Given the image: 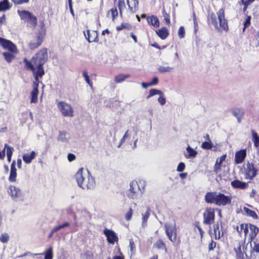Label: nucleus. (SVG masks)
<instances>
[{
  "label": "nucleus",
  "instance_id": "f257e3e1",
  "mask_svg": "<svg viewBox=\"0 0 259 259\" xmlns=\"http://www.w3.org/2000/svg\"><path fill=\"white\" fill-rule=\"evenodd\" d=\"M83 168L78 169L75 175V179L78 186L83 189H93L96 186L94 178L91 174L87 170V177L86 172L83 173Z\"/></svg>",
  "mask_w": 259,
  "mask_h": 259
},
{
  "label": "nucleus",
  "instance_id": "f03ea898",
  "mask_svg": "<svg viewBox=\"0 0 259 259\" xmlns=\"http://www.w3.org/2000/svg\"><path fill=\"white\" fill-rule=\"evenodd\" d=\"M205 201L208 203H214L218 206H225L231 203L232 197L222 193L208 192L205 195Z\"/></svg>",
  "mask_w": 259,
  "mask_h": 259
},
{
  "label": "nucleus",
  "instance_id": "7ed1b4c3",
  "mask_svg": "<svg viewBox=\"0 0 259 259\" xmlns=\"http://www.w3.org/2000/svg\"><path fill=\"white\" fill-rule=\"evenodd\" d=\"M217 15L219 21V25L218 23L217 17L214 13H211L208 17V21L214 26L217 30H220V27L222 30L227 31L228 30V26L227 20L225 17V11L223 9H220L217 13Z\"/></svg>",
  "mask_w": 259,
  "mask_h": 259
},
{
  "label": "nucleus",
  "instance_id": "20e7f679",
  "mask_svg": "<svg viewBox=\"0 0 259 259\" xmlns=\"http://www.w3.org/2000/svg\"><path fill=\"white\" fill-rule=\"evenodd\" d=\"M145 181H140L138 183L133 181L130 184V189L126 192V196L132 199L140 198L145 191Z\"/></svg>",
  "mask_w": 259,
  "mask_h": 259
},
{
  "label": "nucleus",
  "instance_id": "39448f33",
  "mask_svg": "<svg viewBox=\"0 0 259 259\" xmlns=\"http://www.w3.org/2000/svg\"><path fill=\"white\" fill-rule=\"evenodd\" d=\"M21 19L27 23L28 26L35 28L37 24V18L32 13L26 10L17 11Z\"/></svg>",
  "mask_w": 259,
  "mask_h": 259
},
{
  "label": "nucleus",
  "instance_id": "423d86ee",
  "mask_svg": "<svg viewBox=\"0 0 259 259\" xmlns=\"http://www.w3.org/2000/svg\"><path fill=\"white\" fill-rule=\"evenodd\" d=\"M8 193L12 199L15 202H21L24 199V194L22 190L15 186H9Z\"/></svg>",
  "mask_w": 259,
  "mask_h": 259
},
{
  "label": "nucleus",
  "instance_id": "0eeeda50",
  "mask_svg": "<svg viewBox=\"0 0 259 259\" xmlns=\"http://www.w3.org/2000/svg\"><path fill=\"white\" fill-rule=\"evenodd\" d=\"M41 25V31L38 33L36 38L31 40L29 44V48L31 50H34L39 47L42 42L46 34V29L44 28V23L43 21L40 22Z\"/></svg>",
  "mask_w": 259,
  "mask_h": 259
},
{
  "label": "nucleus",
  "instance_id": "6e6552de",
  "mask_svg": "<svg viewBox=\"0 0 259 259\" xmlns=\"http://www.w3.org/2000/svg\"><path fill=\"white\" fill-rule=\"evenodd\" d=\"M48 60V53L46 49L40 50L32 57L34 65H44Z\"/></svg>",
  "mask_w": 259,
  "mask_h": 259
},
{
  "label": "nucleus",
  "instance_id": "1a4fd4ad",
  "mask_svg": "<svg viewBox=\"0 0 259 259\" xmlns=\"http://www.w3.org/2000/svg\"><path fill=\"white\" fill-rule=\"evenodd\" d=\"M58 107L63 116L65 117H73L74 116L73 109L68 103L60 101L58 103Z\"/></svg>",
  "mask_w": 259,
  "mask_h": 259
},
{
  "label": "nucleus",
  "instance_id": "9d476101",
  "mask_svg": "<svg viewBox=\"0 0 259 259\" xmlns=\"http://www.w3.org/2000/svg\"><path fill=\"white\" fill-rule=\"evenodd\" d=\"M244 173L246 179L252 180L257 174V170L254 167L253 163L249 162L244 165Z\"/></svg>",
  "mask_w": 259,
  "mask_h": 259
},
{
  "label": "nucleus",
  "instance_id": "9b49d317",
  "mask_svg": "<svg viewBox=\"0 0 259 259\" xmlns=\"http://www.w3.org/2000/svg\"><path fill=\"white\" fill-rule=\"evenodd\" d=\"M1 47L4 49L7 50L8 52H11L17 54L18 53L16 46L11 40L1 37Z\"/></svg>",
  "mask_w": 259,
  "mask_h": 259
},
{
  "label": "nucleus",
  "instance_id": "f8f14e48",
  "mask_svg": "<svg viewBox=\"0 0 259 259\" xmlns=\"http://www.w3.org/2000/svg\"><path fill=\"white\" fill-rule=\"evenodd\" d=\"M203 223L206 225H211L214 222V212L211 208H208L206 209L203 214Z\"/></svg>",
  "mask_w": 259,
  "mask_h": 259
},
{
  "label": "nucleus",
  "instance_id": "ddd939ff",
  "mask_svg": "<svg viewBox=\"0 0 259 259\" xmlns=\"http://www.w3.org/2000/svg\"><path fill=\"white\" fill-rule=\"evenodd\" d=\"M104 234L107 237L108 242L111 244H114L115 242H117L118 238L115 232L112 230L105 229L104 230Z\"/></svg>",
  "mask_w": 259,
  "mask_h": 259
},
{
  "label": "nucleus",
  "instance_id": "4468645a",
  "mask_svg": "<svg viewBox=\"0 0 259 259\" xmlns=\"http://www.w3.org/2000/svg\"><path fill=\"white\" fill-rule=\"evenodd\" d=\"M246 156V150L241 149L235 153V162L236 164L241 163Z\"/></svg>",
  "mask_w": 259,
  "mask_h": 259
},
{
  "label": "nucleus",
  "instance_id": "2eb2a0df",
  "mask_svg": "<svg viewBox=\"0 0 259 259\" xmlns=\"http://www.w3.org/2000/svg\"><path fill=\"white\" fill-rule=\"evenodd\" d=\"M232 187L236 189H244L248 186V183L235 180L231 182Z\"/></svg>",
  "mask_w": 259,
  "mask_h": 259
},
{
  "label": "nucleus",
  "instance_id": "dca6fc26",
  "mask_svg": "<svg viewBox=\"0 0 259 259\" xmlns=\"http://www.w3.org/2000/svg\"><path fill=\"white\" fill-rule=\"evenodd\" d=\"M15 161H13L11 165L10 174L9 177V181L10 182H14L16 180L17 172L15 167Z\"/></svg>",
  "mask_w": 259,
  "mask_h": 259
},
{
  "label": "nucleus",
  "instance_id": "f3484780",
  "mask_svg": "<svg viewBox=\"0 0 259 259\" xmlns=\"http://www.w3.org/2000/svg\"><path fill=\"white\" fill-rule=\"evenodd\" d=\"M35 152L32 151L30 153L24 154L22 156V159L26 164H29L31 162L32 160L35 157Z\"/></svg>",
  "mask_w": 259,
  "mask_h": 259
},
{
  "label": "nucleus",
  "instance_id": "a211bd4d",
  "mask_svg": "<svg viewBox=\"0 0 259 259\" xmlns=\"http://www.w3.org/2000/svg\"><path fill=\"white\" fill-rule=\"evenodd\" d=\"M147 20L149 25H151L155 28H157L159 26V21L158 19L154 15L148 17L147 18Z\"/></svg>",
  "mask_w": 259,
  "mask_h": 259
},
{
  "label": "nucleus",
  "instance_id": "6ab92c4d",
  "mask_svg": "<svg viewBox=\"0 0 259 259\" xmlns=\"http://www.w3.org/2000/svg\"><path fill=\"white\" fill-rule=\"evenodd\" d=\"M156 33L161 39H165L169 34L168 30L165 27L156 30Z\"/></svg>",
  "mask_w": 259,
  "mask_h": 259
},
{
  "label": "nucleus",
  "instance_id": "aec40b11",
  "mask_svg": "<svg viewBox=\"0 0 259 259\" xmlns=\"http://www.w3.org/2000/svg\"><path fill=\"white\" fill-rule=\"evenodd\" d=\"M37 69L35 70V68L34 67V69L32 70L34 76H38L40 78L42 77V76L45 74V70L44 69L43 65H34Z\"/></svg>",
  "mask_w": 259,
  "mask_h": 259
},
{
  "label": "nucleus",
  "instance_id": "412c9836",
  "mask_svg": "<svg viewBox=\"0 0 259 259\" xmlns=\"http://www.w3.org/2000/svg\"><path fill=\"white\" fill-rule=\"evenodd\" d=\"M70 138V136L67 132H59L58 140L61 142L67 143Z\"/></svg>",
  "mask_w": 259,
  "mask_h": 259
},
{
  "label": "nucleus",
  "instance_id": "4be33fe9",
  "mask_svg": "<svg viewBox=\"0 0 259 259\" xmlns=\"http://www.w3.org/2000/svg\"><path fill=\"white\" fill-rule=\"evenodd\" d=\"M92 34L95 36L94 38H92L91 36V34L89 30L87 31V34L84 33L85 37L86 39L89 42H98L99 41V39L98 38V34L96 31H93Z\"/></svg>",
  "mask_w": 259,
  "mask_h": 259
},
{
  "label": "nucleus",
  "instance_id": "5701e85b",
  "mask_svg": "<svg viewBox=\"0 0 259 259\" xmlns=\"http://www.w3.org/2000/svg\"><path fill=\"white\" fill-rule=\"evenodd\" d=\"M232 114L237 118L238 122H240L244 112L242 109L236 108L232 111Z\"/></svg>",
  "mask_w": 259,
  "mask_h": 259
},
{
  "label": "nucleus",
  "instance_id": "b1692460",
  "mask_svg": "<svg viewBox=\"0 0 259 259\" xmlns=\"http://www.w3.org/2000/svg\"><path fill=\"white\" fill-rule=\"evenodd\" d=\"M249 229L250 230V238L251 240L254 239L255 237L256 236V235L258 233L259 229L255 225L252 224H249Z\"/></svg>",
  "mask_w": 259,
  "mask_h": 259
},
{
  "label": "nucleus",
  "instance_id": "393cba45",
  "mask_svg": "<svg viewBox=\"0 0 259 259\" xmlns=\"http://www.w3.org/2000/svg\"><path fill=\"white\" fill-rule=\"evenodd\" d=\"M16 54L11 52H6L3 53L5 60L9 63H11L15 59Z\"/></svg>",
  "mask_w": 259,
  "mask_h": 259
},
{
  "label": "nucleus",
  "instance_id": "a878e982",
  "mask_svg": "<svg viewBox=\"0 0 259 259\" xmlns=\"http://www.w3.org/2000/svg\"><path fill=\"white\" fill-rule=\"evenodd\" d=\"M186 151L188 153V155L185 154V156L187 158L195 157L197 154V152L189 145L186 148Z\"/></svg>",
  "mask_w": 259,
  "mask_h": 259
},
{
  "label": "nucleus",
  "instance_id": "bb28decb",
  "mask_svg": "<svg viewBox=\"0 0 259 259\" xmlns=\"http://www.w3.org/2000/svg\"><path fill=\"white\" fill-rule=\"evenodd\" d=\"M164 227L165 228V233H170V234H174L175 235L176 233V228L175 224L170 225L168 224H165Z\"/></svg>",
  "mask_w": 259,
  "mask_h": 259
},
{
  "label": "nucleus",
  "instance_id": "cd10ccee",
  "mask_svg": "<svg viewBox=\"0 0 259 259\" xmlns=\"http://www.w3.org/2000/svg\"><path fill=\"white\" fill-rule=\"evenodd\" d=\"M130 76L131 75L129 74H120L115 77L114 81L117 83H119L124 81L126 78H129Z\"/></svg>",
  "mask_w": 259,
  "mask_h": 259
},
{
  "label": "nucleus",
  "instance_id": "c85d7f7f",
  "mask_svg": "<svg viewBox=\"0 0 259 259\" xmlns=\"http://www.w3.org/2000/svg\"><path fill=\"white\" fill-rule=\"evenodd\" d=\"M38 93V88H33L31 92V103H35L37 102Z\"/></svg>",
  "mask_w": 259,
  "mask_h": 259
},
{
  "label": "nucleus",
  "instance_id": "c756f323",
  "mask_svg": "<svg viewBox=\"0 0 259 259\" xmlns=\"http://www.w3.org/2000/svg\"><path fill=\"white\" fill-rule=\"evenodd\" d=\"M150 208L148 207L146 212L143 214L142 226L143 227H145L147 226V221L150 215Z\"/></svg>",
  "mask_w": 259,
  "mask_h": 259
},
{
  "label": "nucleus",
  "instance_id": "7c9ffc66",
  "mask_svg": "<svg viewBox=\"0 0 259 259\" xmlns=\"http://www.w3.org/2000/svg\"><path fill=\"white\" fill-rule=\"evenodd\" d=\"M12 6V4H10L8 0H3L1 1V12L9 10Z\"/></svg>",
  "mask_w": 259,
  "mask_h": 259
},
{
  "label": "nucleus",
  "instance_id": "2f4dec72",
  "mask_svg": "<svg viewBox=\"0 0 259 259\" xmlns=\"http://www.w3.org/2000/svg\"><path fill=\"white\" fill-rule=\"evenodd\" d=\"M154 246L159 249L164 250L165 252H167V249L165 247V244L162 239H158L156 242L154 244Z\"/></svg>",
  "mask_w": 259,
  "mask_h": 259
},
{
  "label": "nucleus",
  "instance_id": "473e14b6",
  "mask_svg": "<svg viewBox=\"0 0 259 259\" xmlns=\"http://www.w3.org/2000/svg\"><path fill=\"white\" fill-rule=\"evenodd\" d=\"M251 134L254 145L255 147H258L259 146V136L253 130H251Z\"/></svg>",
  "mask_w": 259,
  "mask_h": 259
},
{
  "label": "nucleus",
  "instance_id": "72a5a7b5",
  "mask_svg": "<svg viewBox=\"0 0 259 259\" xmlns=\"http://www.w3.org/2000/svg\"><path fill=\"white\" fill-rule=\"evenodd\" d=\"M23 62L25 64V66L27 69H30L31 71L34 69V66H35L33 62H32V58L31 59V61H28L26 58H24L23 59Z\"/></svg>",
  "mask_w": 259,
  "mask_h": 259
},
{
  "label": "nucleus",
  "instance_id": "f704fd0d",
  "mask_svg": "<svg viewBox=\"0 0 259 259\" xmlns=\"http://www.w3.org/2000/svg\"><path fill=\"white\" fill-rule=\"evenodd\" d=\"M162 92L160 90L156 89H152L149 90V95L147 96V99H149L151 97L156 95H162Z\"/></svg>",
  "mask_w": 259,
  "mask_h": 259
},
{
  "label": "nucleus",
  "instance_id": "c9c22d12",
  "mask_svg": "<svg viewBox=\"0 0 259 259\" xmlns=\"http://www.w3.org/2000/svg\"><path fill=\"white\" fill-rule=\"evenodd\" d=\"M244 210L248 215L252 217L253 219H257L258 218V216L254 211L246 207H244Z\"/></svg>",
  "mask_w": 259,
  "mask_h": 259
},
{
  "label": "nucleus",
  "instance_id": "e433bc0d",
  "mask_svg": "<svg viewBox=\"0 0 259 259\" xmlns=\"http://www.w3.org/2000/svg\"><path fill=\"white\" fill-rule=\"evenodd\" d=\"M45 259H53V247L50 246L45 252Z\"/></svg>",
  "mask_w": 259,
  "mask_h": 259
},
{
  "label": "nucleus",
  "instance_id": "4c0bfd02",
  "mask_svg": "<svg viewBox=\"0 0 259 259\" xmlns=\"http://www.w3.org/2000/svg\"><path fill=\"white\" fill-rule=\"evenodd\" d=\"M201 147L203 149H211L212 147V144L211 141H205L202 143Z\"/></svg>",
  "mask_w": 259,
  "mask_h": 259
},
{
  "label": "nucleus",
  "instance_id": "58836bf2",
  "mask_svg": "<svg viewBox=\"0 0 259 259\" xmlns=\"http://www.w3.org/2000/svg\"><path fill=\"white\" fill-rule=\"evenodd\" d=\"M225 232V230L223 229V226L221 225V229H219V230H217L216 235H214L215 239H219L221 237H222L224 235Z\"/></svg>",
  "mask_w": 259,
  "mask_h": 259
},
{
  "label": "nucleus",
  "instance_id": "ea45409f",
  "mask_svg": "<svg viewBox=\"0 0 259 259\" xmlns=\"http://www.w3.org/2000/svg\"><path fill=\"white\" fill-rule=\"evenodd\" d=\"M82 75L85 80L86 82L91 87H92V82L90 79V77L88 75L87 70H83L82 72Z\"/></svg>",
  "mask_w": 259,
  "mask_h": 259
},
{
  "label": "nucleus",
  "instance_id": "a19ab883",
  "mask_svg": "<svg viewBox=\"0 0 259 259\" xmlns=\"http://www.w3.org/2000/svg\"><path fill=\"white\" fill-rule=\"evenodd\" d=\"M172 69V67L169 66H159L158 68V70L159 72L162 73L169 72Z\"/></svg>",
  "mask_w": 259,
  "mask_h": 259
},
{
  "label": "nucleus",
  "instance_id": "79ce46f5",
  "mask_svg": "<svg viewBox=\"0 0 259 259\" xmlns=\"http://www.w3.org/2000/svg\"><path fill=\"white\" fill-rule=\"evenodd\" d=\"M118 8L119 10L120 15H122V11L125 8V5L124 1L118 0Z\"/></svg>",
  "mask_w": 259,
  "mask_h": 259
},
{
  "label": "nucleus",
  "instance_id": "37998d69",
  "mask_svg": "<svg viewBox=\"0 0 259 259\" xmlns=\"http://www.w3.org/2000/svg\"><path fill=\"white\" fill-rule=\"evenodd\" d=\"M254 39L253 43L256 47L259 46V31H254L253 33Z\"/></svg>",
  "mask_w": 259,
  "mask_h": 259
},
{
  "label": "nucleus",
  "instance_id": "c03bdc74",
  "mask_svg": "<svg viewBox=\"0 0 259 259\" xmlns=\"http://www.w3.org/2000/svg\"><path fill=\"white\" fill-rule=\"evenodd\" d=\"M237 259H243V253L241 251V246L239 245L237 249H235Z\"/></svg>",
  "mask_w": 259,
  "mask_h": 259
},
{
  "label": "nucleus",
  "instance_id": "a18cd8bd",
  "mask_svg": "<svg viewBox=\"0 0 259 259\" xmlns=\"http://www.w3.org/2000/svg\"><path fill=\"white\" fill-rule=\"evenodd\" d=\"M5 148H6L7 156H12L14 151L13 147L5 144Z\"/></svg>",
  "mask_w": 259,
  "mask_h": 259
},
{
  "label": "nucleus",
  "instance_id": "49530a36",
  "mask_svg": "<svg viewBox=\"0 0 259 259\" xmlns=\"http://www.w3.org/2000/svg\"><path fill=\"white\" fill-rule=\"evenodd\" d=\"M158 103L162 106L164 105L166 103V99L164 97V94L162 92V95H159V97L158 99Z\"/></svg>",
  "mask_w": 259,
  "mask_h": 259
},
{
  "label": "nucleus",
  "instance_id": "de8ad7c7",
  "mask_svg": "<svg viewBox=\"0 0 259 259\" xmlns=\"http://www.w3.org/2000/svg\"><path fill=\"white\" fill-rule=\"evenodd\" d=\"M10 238V236L7 233H4L1 235V242L7 243Z\"/></svg>",
  "mask_w": 259,
  "mask_h": 259
},
{
  "label": "nucleus",
  "instance_id": "09e8293b",
  "mask_svg": "<svg viewBox=\"0 0 259 259\" xmlns=\"http://www.w3.org/2000/svg\"><path fill=\"white\" fill-rule=\"evenodd\" d=\"M185 31L183 26H181L179 29L178 35L180 38H184L185 37Z\"/></svg>",
  "mask_w": 259,
  "mask_h": 259
},
{
  "label": "nucleus",
  "instance_id": "8fccbe9b",
  "mask_svg": "<svg viewBox=\"0 0 259 259\" xmlns=\"http://www.w3.org/2000/svg\"><path fill=\"white\" fill-rule=\"evenodd\" d=\"M132 215H133V209L132 208H130L128 211L125 214V220L126 221H130L131 219Z\"/></svg>",
  "mask_w": 259,
  "mask_h": 259
},
{
  "label": "nucleus",
  "instance_id": "3c124183",
  "mask_svg": "<svg viewBox=\"0 0 259 259\" xmlns=\"http://www.w3.org/2000/svg\"><path fill=\"white\" fill-rule=\"evenodd\" d=\"M185 168V164L184 162H181L178 164L177 170L179 172H182Z\"/></svg>",
  "mask_w": 259,
  "mask_h": 259
},
{
  "label": "nucleus",
  "instance_id": "603ef678",
  "mask_svg": "<svg viewBox=\"0 0 259 259\" xmlns=\"http://www.w3.org/2000/svg\"><path fill=\"white\" fill-rule=\"evenodd\" d=\"M222 224V222L220 221V222L217 221L213 226V229L214 231V235H216V233L217 232V230H219L220 229V224Z\"/></svg>",
  "mask_w": 259,
  "mask_h": 259
},
{
  "label": "nucleus",
  "instance_id": "864d4df0",
  "mask_svg": "<svg viewBox=\"0 0 259 259\" xmlns=\"http://www.w3.org/2000/svg\"><path fill=\"white\" fill-rule=\"evenodd\" d=\"M168 239L172 242H175L176 241V236H177V233H175V235L174 234H170L169 233H166Z\"/></svg>",
  "mask_w": 259,
  "mask_h": 259
},
{
  "label": "nucleus",
  "instance_id": "5fc2aeb1",
  "mask_svg": "<svg viewBox=\"0 0 259 259\" xmlns=\"http://www.w3.org/2000/svg\"><path fill=\"white\" fill-rule=\"evenodd\" d=\"M130 26V25L128 23H122L120 26H117L116 28L117 30L119 31L123 28H128V27Z\"/></svg>",
  "mask_w": 259,
  "mask_h": 259
},
{
  "label": "nucleus",
  "instance_id": "6e6d98bb",
  "mask_svg": "<svg viewBox=\"0 0 259 259\" xmlns=\"http://www.w3.org/2000/svg\"><path fill=\"white\" fill-rule=\"evenodd\" d=\"M34 81L33 83V88H38V83L39 82V78L38 76H34Z\"/></svg>",
  "mask_w": 259,
  "mask_h": 259
},
{
  "label": "nucleus",
  "instance_id": "4d7b16f0",
  "mask_svg": "<svg viewBox=\"0 0 259 259\" xmlns=\"http://www.w3.org/2000/svg\"><path fill=\"white\" fill-rule=\"evenodd\" d=\"M12 1L16 5L22 4L24 3H27L29 0H12Z\"/></svg>",
  "mask_w": 259,
  "mask_h": 259
},
{
  "label": "nucleus",
  "instance_id": "13d9d810",
  "mask_svg": "<svg viewBox=\"0 0 259 259\" xmlns=\"http://www.w3.org/2000/svg\"><path fill=\"white\" fill-rule=\"evenodd\" d=\"M113 19H114L118 15V12L116 8H112L110 10Z\"/></svg>",
  "mask_w": 259,
  "mask_h": 259
},
{
  "label": "nucleus",
  "instance_id": "bf43d9fd",
  "mask_svg": "<svg viewBox=\"0 0 259 259\" xmlns=\"http://www.w3.org/2000/svg\"><path fill=\"white\" fill-rule=\"evenodd\" d=\"M158 82V78L156 76L155 77H154L151 81L150 82V85H151V86L152 85H155L156 84H157Z\"/></svg>",
  "mask_w": 259,
  "mask_h": 259
},
{
  "label": "nucleus",
  "instance_id": "052dcab7",
  "mask_svg": "<svg viewBox=\"0 0 259 259\" xmlns=\"http://www.w3.org/2000/svg\"><path fill=\"white\" fill-rule=\"evenodd\" d=\"M163 16L165 18L164 20L166 22L167 24H169L170 23L169 16L165 13L164 9L163 10Z\"/></svg>",
  "mask_w": 259,
  "mask_h": 259
},
{
  "label": "nucleus",
  "instance_id": "680f3d73",
  "mask_svg": "<svg viewBox=\"0 0 259 259\" xmlns=\"http://www.w3.org/2000/svg\"><path fill=\"white\" fill-rule=\"evenodd\" d=\"M67 159L69 161L71 162L75 159V156L74 154L69 153L67 155Z\"/></svg>",
  "mask_w": 259,
  "mask_h": 259
},
{
  "label": "nucleus",
  "instance_id": "e2e57ef3",
  "mask_svg": "<svg viewBox=\"0 0 259 259\" xmlns=\"http://www.w3.org/2000/svg\"><path fill=\"white\" fill-rule=\"evenodd\" d=\"M251 17L248 16L246 19L243 25H245V27H247L250 24Z\"/></svg>",
  "mask_w": 259,
  "mask_h": 259
},
{
  "label": "nucleus",
  "instance_id": "0e129e2a",
  "mask_svg": "<svg viewBox=\"0 0 259 259\" xmlns=\"http://www.w3.org/2000/svg\"><path fill=\"white\" fill-rule=\"evenodd\" d=\"M130 136V135L128 134V131L127 130L125 133L124 134V136H123V137L122 138V139L120 140H121V143H124L125 141V140L128 137Z\"/></svg>",
  "mask_w": 259,
  "mask_h": 259
},
{
  "label": "nucleus",
  "instance_id": "69168bd1",
  "mask_svg": "<svg viewBox=\"0 0 259 259\" xmlns=\"http://www.w3.org/2000/svg\"><path fill=\"white\" fill-rule=\"evenodd\" d=\"M216 245V243L213 241L211 240V242L208 245V249L209 250H213Z\"/></svg>",
  "mask_w": 259,
  "mask_h": 259
},
{
  "label": "nucleus",
  "instance_id": "338daca9",
  "mask_svg": "<svg viewBox=\"0 0 259 259\" xmlns=\"http://www.w3.org/2000/svg\"><path fill=\"white\" fill-rule=\"evenodd\" d=\"M131 249V251L132 252H133L135 250V246L134 242L132 240H130V245H129Z\"/></svg>",
  "mask_w": 259,
  "mask_h": 259
},
{
  "label": "nucleus",
  "instance_id": "774afa93",
  "mask_svg": "<svg viewBox=\"0 0 259 259\" xmlns=\"http://www.w3.org/2000/svg\"><path fill=\"white\" fill-rule=\"evenodd\" d=\"M226 158V155H222L219 159H218L217 160V162L222 164L223 162L225 161V159Z\"/></svg>",
  "mask_w": 259,
  "mask_h": 259
}]
</instances>
